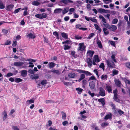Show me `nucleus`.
<instances>
[{
	"label": "nucleus",
	"instance_id": "1",
	"mask_svg": "<svg viewBox=\"0 0 130 130\" xmlns=\"http://www.w3.org/2000/svg\"><path fill=\"white\" fill-rule=\"evenodd\" d=\"M104 26L109 29L110 31L114 32L117 29V27L116 25H110L108 23L103 24Z\"/></svg>",
	"mask_w": 130,
	"mask_h": 130
},
{
	"label": "nucleus",
	"instance_id": "2",
	"mask_svg": "<svg viewBox=\"0 0 130 130\" xmlns=\"http://www.w3.org/2000/svg\"><path fill=\"white\" fill-rule=\"evenodd\" d=\"M78 45L79 47L77 49V50L81 51H83L84 50H85L86 47L84 45V43H79Z\"/></svg>",
	"mask_w": 130,
	"mask_h": 130
},
{
	"label": "nucleus",
	"instance_id": "3",
	"mask_svg": "<svg viewBox=\"0 0 130 130\" xmlns=\"http://www.w3.org/2000/svg\"><path fill=\"white\" fill-rule=\"evenodd\" d=\"M35 16L37 18L39 19H43L46 18L47 15L46 13H43L41 14H36L35 15Z\"/></svg>",
	"mask_w": 130,
	"mask_h": 130
},
{
	"label": "nucleus",
	"instance_id": "4",
	"mask_svg": "<svg viewBox=\"0 0 130 130\" xmlns=\"http://www.w3.org/2000/svg\"><path fill=\"white\" fill-rule=\"evenodd\" d=\"M100 61V59L99 58V56L97 55H95L94 56L93 59L92 61V64L93 65H96V64L95 62H98Z\"/></svg>",
	"mask_w": 130,
	"mask_h": 130
},
{
	"label": "nucleus",
	"instance_id": "5",
	"mask_svg": "<svg viewBox=\"0 0 130 130\" xmlns=\"http://www.w3.org/2000/svg\"><path fill=\"white\" fill-rule=\"evenodd\" d=\"M99 94L101 96H104L105 95V91L103 88L102 87L99 88Z\"/></svg>",
	"mask_w": 130,
	"mask_h": 130
},
{
	"label": "nucleus",
	"instance_id": "6",
	"mask_svg": "<svg viewBox=\"0 0 130 130\" xmlns=\"http://www.w3.org/2000/svg\"><path fill=\"white\" fill-rule=\"evenodd\" d=\"M94 53V52L93 51L88 50L87 53V57H89L92 58L93 56Z\"/></svg>",
	"mask_w": 130,
	"mask_h": 130
},
{
	"label": "nucleus",
	"instance_id": "7",
	"mask_svg": "<svg viewBox=\"0 0 130 130\" xmlns=\"http://www.w3.org/2000/svg\"><path fill=\"white\" fill-rule=\"evenodd\" d=\"M91 58H88L86 59V62L87 63L88 65L91 67L92 66V62Z\"/></svg>",
	"mask_w": 130,
	"mask_h": 130
},
{
	"label": "nucleus",
	"instance_id": "8",
	"mask_svg": "<svg viewBox=\"0 0 130 130\" xmlns=\"http://www.w3.org/2000/svg\"><path fill=\"white\" fill-rule=\"evenodd\" d=\"M115 83L116 85L118 87H120L122 85L119 79H115L114 80Z\"/></svg>",
	"mask_w": 130,
	"mask_h": 130
},
{
	"label": "nucleus",
	"instance_id": "9",
	"mask_svg": "<svg viewBox=\"0 0 130 130\" xmlns=\"http://www.w3.org/2000/svg\"><path fill=\"white\" fill-rule=\"evenodd\" d=\"M60 2L62 3L65 5H67L69 3H73V1L70 0H61Z\"/></svg>",
	"mask_w": 130,
	"mask_h": 130
},
{
	"label": "nucleus",
	"instance_id": "10",
	"mask_svg": "<svg viewBox=\"0 0 130 130\" xmlns=\"http://www.w3.org/2000/svg\"><path fill=\"white\" fill-rule=\"evenodd\" d=\"M77 76L76 74L73 72L70 73L68 74V77L70 78H74L76 77Z\"/></svg>",
	"mask_w": 130,
	"mask_h": 130
},
{
	"label": "nucleus",
	"instance_id": "11",
	"mask_svg": "<svg viewBox=\"0 0 130 130\" xmlns=\"http://www.w3.org/2000/svg\"><path fill=\"white\" fill-rule=\"evenodd\" d=\"M106 90H107L108 93H110L112 92V89L111 87L109 85H106L105 87Z\"/></svg>",
	"mask_w": 130,
	"mask_h": 130
},
{
	"label": "nucleus",
	"instance_id": "12",
	"mask_svg": "<svg viewBox=\"0 0 130 130\" xmlns=\"http://www.w3.org/2000/svg\"><path fill=\"white\" fill-rule=\"evenodd\" d=\"M89 86L91 89H94L95 87V83L93 81L90 82L89 83Z\"/></svg>",
	"mask_w": 130,
	"mask_h": 130
},
{
	"label": "nucleus",
	"instance_id": "13",
	"mask_svg": "<svg viewBox=\"0 0 130 130\" xmlns=\"http://www.w3.org/2000/svg\"><path fill=\"white\" fill-rule=\"evenodd\" d=\"M24 64V62H14V65L17 67H20Z\"/></svg>",
	"mask_w": 130,
	"mask_h": 130
},
{
	"label": "nucleus",
	"instance_id": "14",
	"mask_svg": "<svg viewBox=\"0 0 130 130\" xmlns=\"http://www.w3.org/2000/svg\"><path fill=\"white\" fill-rule=\"evenodd\" d=\"M98 101L102 104L103 106H104L105 104V102L104 98L99 99Z\"/></svg>",
	"mask_w": 130,
	"mask_h": 130
},
{
	"label": "nucleus",
	"instance_id": "15",
	"mask_svg": "<svg viewBox=\"0 0 130 130\" xmlns=\"http://www.w3.org/2000/svg\"><path fill=\"white\" fill-rule=\"evenodd\" d=\"M14 6L12 4L7 6L6 7V10L8 11H10L13 8Z\"/></svg>",
	"mask_w": 130,
	"mask_h": 130
},
{
	"label": "nucleus",
	"instance_id": "16",
	"mask_svg": "<svg viewBox=\"0 0 130 130\" xmlns=\"http://www.w3.org/2000/svg\"><path fill=\"white\" fill-rule=\"evenodd\" d=\"M69 10V8L67 7L64 8L62 11V13L63 15H64L66 13H67Z\"/></svg>",
	"mask_w": 130,
	"mask_h": 130
},
{
	"label": "nucleus",
	"instance_id": "17",
	"mask_svg": "<svg viewBox=\"0 0 130 130\" xmlns=\"http://www.w3.org/2000/svg\"><path fill=\"white\" fill-rule=\"evenodd\" d=\"M51 72L55 73L57 75H59L60 74L59 70H55L54 69H52L51 70Z\"/></svg>",
	"mask_w": 130,
	"mask_h": 130
},
{
	"label": "nucleus",
	"instance_id": "18",
	"mask_svg": "<svg viewBox=\"0 0 130 130\" xmlns=\"http://www.w3.org/2000/svg\"><path fill=\"white\" fill-rule=\"evenodd\" d=\"M27 71L25 70H23L21 71V75L23 77H25L27 75Z\"/></svg>",
	"mask_w": 130,
	"mask_h": 130
},
{
	"label": "nucleus",
	"instance_id": "19",
	"mask_svg": "<svg viewBox=\"0 0 130 130\" xmlns=\"http://www.w3.org/2000/svg\"><path fill=\"white\" fill-rule=\"evenodd\" d=\"M62 10V9L61 8H56L54 11V12L55 13H61Z\"/></svg>",
	"mask_w": 130,
	"mask_h": 130
},
{
	"label": "nucleus",
	"instance_id": "20",
	"mask_svg": "<svg viewBox=\"0 0 130 130\" xmlns=\"http://www.w3.org/2000/svg\"><path fill=\"white\" fill-rule=\"evenodd\" d=\"M85 76L84 74H82L80 75V78L78 80V81L80 82L83 79L85 78Z\"/></svg>",
	"mask_w": 130,
	"mask_h": 130
},
{
	"label": "nucleus",
	"instance_id": "21",
	"mask_svg": "<svg viewBox=\"0 0 130 130\" xmlns=\"http://www.w3.org/2000/svg\"><path fill=\"white\" fill-rule=\"evenodd\" d=\"M62 37L65 39H68V35L65 32H63L61 33Z\"/></svg>",
	"mask_w": 130,
	"mask_h": 130
},
{
	"label": "nucleus",
	"instance_id": "22",
	"mask_svg": "<svg viewBox=\"0 0 130 130\" xmlns=\"http://www.w3.org/2000/svg\"><path fill=\"white\" fill-rule=\"evenodd\" d=\"M97 44L100 48H101L103 47V46L100 40H98L97 41Z\"/></svg>",
	"mask_w": 130,
	"mask_h": 130
},
{
	"label": "nucleus",
	"instance_id": "23",
	"mask_svg": "<svg viewBox=\"0 0 130 130\" xmlns=\"http://www.w3.org/2000/svg\"><path fill=\"white\" fill-rule=\"evenodd\" d=\"M3 114L4 115L3 120V121H5L7 117V113L6 111V110H4L3 112Z\"/></svg>",
	"mask_w": 130,
	"mask_h": 130
},
{
	"label": "nucleus",
	"instance_id": "24",
	"mask_svg": "<svg viewBox=\"0 0 130 130\" xmlns=\"http://www.w3.org/2000/svg\"><path fill=\"white\" fill-rule=\"evenodd\" d=\"M30 77L31 78L33 79H36L39 78V76L38 74H36V75H33L31 76Z\"/></svg>",
	"mask_w": 130,
	"mask_h": 130
},
{
	"label": "nucleus",
	"instance_id": "25",
	"mask_svg": "<svg viewBox=\"0 0 130 130\" xmlns=\"http://www.w3.org/2000/svg\"><path fill=\"white\" fill-rule=\"evenodd\" d=\"M61 113L62 114V118L63 120H66V113L63 111H61Z\"/></svg>",
	"mask_w": 130,
	"mask_h": 130
},
{
	"label": "nucleus",
	"instance_id": "26",
	"mask_svg": "<svg viewBox=\"0 0 130 130\" xmlns=\"http://www.w3.org/2000/svg\"><path fill=\"white\" fill-rule=\"evenodd\" d=\"M107 76L106 74L102 75L101 77V78L103 80H106L107 79Z\"/></svg>",
	"mask_w": 130,
	"mask_h": 130
},
{
	"label": "nucleus",
	"instance_id": "27",
	"mask_svg": "<svg viewBox=\"0 0 130 130\" xmlns=\"http://www.w3.org/2000/svg\"><path fill=\"white\" fill-rule=\"evenodd\" d=\"M118 70L116 69H114L112 71V75L113 76L116 75L118 74Z\"/></svg>",
	"mask_w": 130,
	"mask_h": 130
},
{
	"label": "nucleus",
	"instance_id": "28",
	"mask_svg": "<svg viewBox=\"0 0 130 130\" xmlns=\"http://www.w3.org/2000/svg\"><path fill=\"white\" fill-rule=\"evenodd\" d=\"M5 8V5L3 4L1 0H0V9H3Z\"/></svg>",
	"mask_w": 130,
	"mask_h": 130
},
{
	"label": "nucleus",
	"instance_id": "29",
	"mask_svg": "<svg viewBox=\"0 0 130 130\" xmlns=\"http://www.w3.org/2000/svg\"><path fill=\"white\" fill-rule=\"evenodd\" d=\"M53 35L55 36L57 39H59V34L58 32L57 31H55L53 32Z\"/></svg>",
	"mask_w": 130,
	"mask_h": 130
},
{
	"label": "nucleus",
	"instance_id": "30",
	"mask_svg": "<svg viewBox=\"0 0 130 130\" xmlns=\"http://www.w3.org/2000/svg\"><path fill=\"white\" fill-rule=\"evenodd\" d=\"M55 66L54 63L53 62H50L49 63V68L51 69L53 68Z\"/></svg>",
	"mask_w": 130,
	"mask_h": 130
},
{
	"label": "nucleus",
	"instance_id": "31",
	"mask_svg": "<svg viewBox=\"0 0 130 130\" xmlns=\"http://www.w3.org/2000/svg\"><path fill=\"white\" fill-rule=\"evenodd\" d=\"M107 28L106 27H104L103 29V31L104 32V34L106 35H107L109 33V32L108 31H106L107 30Z\"/></svg>",
	"mask_w": 130,
	"mask_h": 130
},
{
	"label": "nucleus",
	"instance_id": "32",
	"mask_svg": "<svg viewBox=\"0 0 130 130\" xmlns=\"http://www.w3.org/2000/svg\"><path fill=\"white\" fill-rule=\"evenodd\" d=\"M106 63L108 66L111 68H113V67L111 65V63L109 60H106Z\"/></svg>",
	"mask_w": 130,
	"mask_h": 130
},
{
	"label": "nucleus",
	"instance_id": "33",
	"mask_svg": "<svg viewBox=\"0 0 130 130\" xmlns=\"http://www.w3.org/2000/svg\"><path fill=\"white\" fill-rule=\"evenodd\" d=\"M23 80V79L20 78H16L14 79L15 82L17 83H18L21 82Z\"/></svg>",
	"mask_w": 130,
	"mask_h": 130
},
{
	"label": "nucleus",
	"instance_id": "34",
	"mask_svg": "<svg viewBox=\"0 0 130 130\" xmlns=\"http://www.w3.org/2000/svg\"><path fill=\"white\" fill-rule=\"evenodd\" d=\"M27 36L29 38L34 39L35 38V36L32 33H30L28 34Z\"/></svg>",
	"mask_w": 130,
	"mask_h": 130
},
{
	"label": "nucleus",
	"instance_id": "35",
	"mask_svg": "<svg viewBox=\"0 0 130 130\" xmlns=\"http://www.w3.org/2000/svg\"><path fill=\"white\" fill-rule=\"evenodd\" d=\"M76 90L78 91L77 93L78 94H80L83 90L82 89L79 88H76Z\"/></svg>",
	"mask_w": 130,
	"mask_h": 130
},
{
	"label": "nucleus",
	"instance_id": "36",
	"mask_svg": "<svg viewBox=\"0 0 130 130\" xmlns=\"http://www.w3.org/2000/svg\"><path fill=\"white\" fill-rule=\"evenodd\" d=\"M84 74H85L87 76L89 75L90 76L91 75H93L92 74L88 71H86L85 70Z\"/></svg>",
	"mask_w": 130,
	"mask_h": 130
},
{
	"label": "nucleus",
	"instance_id": "37",
	"mask_svg": "<svg viewBox=\"0 0 130 130\" xmlns=\"http://www.w3.org/2000/svg\"><path fill=\"white\" fill-rule=\"evenodd\" d=\"M108 123L107 122H103L101 124V126L102 127H105L108 126Z\"/></svg>",
	"mask_w": 130,
	"mask_h": 130
},
{
	"label": "nucleus",
	"instance_id": "38",
	"mask_svg": "<svg viewBox=\"0 0 130 130\" xmlns=\"http://www.w3.org/2000/svg\"><path fill=\"white\" fill-rule=\"evenodd\" d=\"M32 4L34 5L38 6L40 5V3L37 1H34L32 3Z\"/></svg>",
	"mask_w": 130,
	"mask_h": 130
},
{
	"label": "nucleus",
	"instance_id": "39",
	"mask_svg": "<svg viewBox=\"0 0 130 130\" xmlns=\"http://www.w3.org/2000/svg\"><path fill=\"white\" fill-rule=\"evenodd\" d=\"M95 35L94 33H92L90 34L88 37L87 38L89 39H90L92 37Z\"/></svg>",
	"mask_w": 130,
	"mask_h": 130
},
{
	"label": "nucleus",
	"instance_id": "40",
	"mask_svg": "<svg viewBox=\"0 0 130 130\" xmlns=\"http://www.w3.org/2000/svg\"><path fill=\"white\" fill-rule=\"evenodd\" d=\"M64 50H67L71 48V46H69L68 45H63Z\"/></svg>",
	"mask_w": 130,
	"mask_h": 130
},
{
	"label": "nucleus",
	"instance_id": "41",
	"mask_svg": "<svg viewBox=\"0 0 130 130\" xmlns=\"http://www.w3.org/2000/svg\"><path fill=\"white\" fill-rule=\"evenodd\" d=\"M118 21V19L117 18H115L113 19L112 21V24H116Z\"/></svg>",
	"mask_w": 130,
	"mask_h": 130
},
{
	"label": "nucleus",
	"instance_id": "42",
	"mask_svg": "<svg viewBox=\"0 0 130 130\" xmlns=\"http://www.w3.org/2000/svg\"><path fill=\"white\" fill-rule=\"evenodd\" d=\"M76 71L80 73H84L85 70L81 69H77Z\"/></svg>",
	"mask_w": 130,
	"mask_h": 130
},
{
	"label": "nucleus",
	"instance_id": "43",
	"mask_svg": "<svg viewBox=\"0 0 130 130\" xmlns=\"http://www.w3.org/2000/svg\"><path fill=\"white\" fill-rule=\"evenodd\" d=\"M124 18L127 21L128 26H129L130 24V23L128 21V17L126 15H125L124 16Z\"/></svg>",
	"mask_w": 130,
	"mask_h": 130
},
{
	"label": "nucleus",
	"instance_id": "44",
	"mask_svg": "<svg viewBox=\"0 0 130 130\" xmlns=\"http://www.w3.org/2000/svg\"><path fill=\"white\" fill-rule=\"evenodd\" d=\"M123 23V21L121 20H119V23L117 25V26L118 28L120 27L122 25V24Z\"/></svg>",
	"mask_w": 130,
	"mask_h": 130
},
{
	"label": "nucleus",
	"instance_id": "45",
	"mask_svg": "<svg viewBox=\"0 0 130 130\" xmlns=\"http://www.w3.org/2000/svg\"><path fill=\"white\" fill-rule=\"evenodd\" d=\"M93 18L94 19L92 18V17H90V20L93 22L97 23V20L96 19H94V17Z\"/></svg>",
	"mask_w": 130,
	"mask_h": 130
},
{
	"label": "nucleus",
	"instance_id": "46",
	"mask_svg": "<svg viewBox=\"0 0 130 130\" xmlns=\"http://www.w3.org/2000/svg\"><path fill=\"white\" fill-rule=\"evenodd\" d=\"M98 11L99 12L101 13H104V11H105V9H102V8H100L98 9Z\"/></svg>",
	"mask_w": 130,
	"mask_h": 130
},
{
	"label": "nucleus",
	"instance_id": "47",
	"mask_svg": "<svg viewBox=\"0 0 130 130\" xmlns=\"http://www.w3.org/2000/svg\"><path fill=\"white\" fill-rule=\"evenodd\" d=\"M114 101L119 103H120V100L118 98V97L113 98Z\"/></svg>",
	"mask_w": 130,
	"mask_h": 130
},
{
	"label": "nucleus",
	"instance_id": "48",
	"mask_svg": "<svg viewBox=\"0 0 130 130\" xmlns=\"http://www.w3.org/2000/svg\"><path fill=\"white\" fill-rule=\"evenodd\" d=\"M99 67L102 68L103 70L104 69L105 66L103 63H101Z\"/></svg>",
	"mask_w": 130,
	"mask_h": 130
},
{
	"label": "nucleus",
	"instance_id": "49",
	"mask_svg": "<svg viewBox=\"0 0 130 130\" xmlns=\"http://www.w3.org/2000/svg\"><path fill=\"white\" fill-rule=\"evenodd\" d=\"M111 117V116L109 114H107L104 117V119L105 120H107L108 119L110 118Z\"/></svg>",
	"mask_w": 130,
	"mask_h": 130
},
{
	"label": "nucleus",
	"instance_id": "50",
	"mask_svg": "<svg viewBox=\"0 0 130 130\" xmlns=\"http://www.w3.org/2000/svg\"><path fill=\"white\" fill-rule=\"evenodd\" d=\"M41 84L43 85L46 84H47V80L45 79L41 81Z\"/></svg>",
	"mask_w": 130,
	"mask_h": 130
},
{
	"label": "nucleus",
	"instance_id": "51",
	"mask_svg": "<svg viewBox=\"0 0 130 130\" xmlns=\"http://www.w3.org/2000/svg\"><path fill=\"white\" fill-rule=\"evenodd\" d=\"M118 112L120 116L124 113V112L121 109H119L118 110Z\"/></svg>",
	"mask_w": 130,
	"mask_h": 130
},
{
	"label": "nucleus",
	"instance_id": "52",
	"mask_svg": "<svg viewBox=\"0 0 130 130\" xmlns=\"http://www.w3.org/2000/svg\"><path fill=\"white\" fill-rule=\"evenodd\" d=\"M109 42L111 45L112 46L114 47H115L116 46L115 43V41H109Z\"/></svg>",
	"mask_w": 130,
	"mask_h": 130
},
{
	"label": "nucleus",
	"instance_id": "53",
	"mask_svg": "<svg viewBox=\"0 0 130 130\" xmlns=\"http://www.w3.org/2000/svg\"><path fill=\"white\" fill-rule=\"evenodd\" d=\"M11 42L9 40H7L4 44L5 45H8L10 44Z\"/></svg>",
	"mask_w": 130,
	"mask_h": 130
},
{
	"label": "nucleus",
	"instance_id": "54",
	"mask_svg": "<svg viewBox=\"0 0 130 130\" xmlns=\"http://www.w3.org/2000/svg\"><path fill=\"white\" fill-rule=\"evenodd\" d=\"M13 75V74L11 72H9L7 73V75H5V76L7 77H8L10 76H12Z\"/></svg>",
	"mask_w": 130,
	"mask_h": 130
},
{
	"label": "nucleus",
	"instance_id": "55",
	"mask_svg": "<svg viewBox=\"0 0 130 130\" xmlns=\"http://www.w3.org/2000/svg\"><path fill=\"white\" fill-rule=\"evenodd\" d=\"M112 107V109L116 111V107L115 106V104L113 103H111L110 105Z\"/></svg>",
	"mask_w": 130,
	"mask_h": 130
},
{
	"label": "nucleus",
	"instance_id": "56",
	"mask_svg": "<svg viewBox=\"0 0 130 130\" xmlns=\"http://www.w3.org/2000/svg\"><path fill=\"white\" fill-rule=\"evenodd\" d=\"M111 57L112 59L115 62H117L116 60L115 59V55L114 54H112Z\"/></svg>",
	"mask_w": 130,
	"mask_h": 130
},
{
	"label": "nucleus",
	"instance_id": "57",
	"mask_svg": "<svg viewBox=\"0 0 130 130\" xmlns=\"http://www.w3.org/2000/svg\"><path fill=\"white\" fill-rule=\"evenodd\" d=\"M29 102V104H30L31 103H34V101L33 99H31L29 100H28L27 101V102Z\"/></svg>",
	"mask_w": 130,
	"mask_h": 130
},
{
	"label": "nucleus",
	"instance_id": "58",
	"mask_svg": "<svg viewBox=\"0 0 130 130\" xmlns=\"http://www.w3.org/2000/svg\"><path fill=\"white\" fill-rule=\"evenodd\" d=\"M88 93L92 97H93L95 95L94 93H91V91L90 90L88 91Z\"/></svg>",
	"mask_w": 130,
	"mask_h": 130
},
{
	"label": "nucleus",
	"instance_id": "59",
	"mask_svg": "<svg viewBox=\"0 0 130 130\" xmlns=\"http://www.w3.org/2000/svg\"><path fill=\"white\" fill-rule=\"evenodd\" d=\"M71 54L73 56L74 58H76V57L75 56V51H71Z\"/></svg>",
	"mask_w": 130,
	"mask_h": 130
},
{
	"label": "nucleus",
	"instance_id": "60",
	"mask_svg": "<svg viewBox=\"0 0 130 130\" xmlns=\"http://www.w3.org/2000/svg\"><path fill=\"white\" fill-rule=\"evenodd\" d=\"M21 8H18L16 9L14 11L13 13H16L20 11V10L21 9Z\"/></svg>",
	"mask_w": 130,
	"mask_h": 130
},
{
	"label": "nucleus",
	"instance_id": "61",
	"mask_svg": "<svg viewBox=\"0 0 130 130\" xmlns=\"http://www.w3.org/2000/svg\"><path fill=\"white\" fill-rule=\"evenodd\" d=\"M54 103L55 102L54 101H52L51 100H46L45 101V103Z\"/></svg>",
	"mask_w": 130,
	"mask_h": 130
},
{
	"label": "nucleus",
	"instance_id": "62",
	"mask_svg": "<svg viewBox=\"0 0 130 130\" xmlns=\"http://www.w3.org/2000/svg\"><path fill=\"white\" fill-rule=\"evenodd\" d=\"M93 72L96 74L98 77H99V76L98 73V71L96 69H94L93 70Z\"/></svg>",
	"mask_w": 130,
	"mask_h": 130
},
{
	"label": "nucleus",
	"instance_id": "63",
	"mask_svg": "<svg viewBox=\"0 0 130 130\" xmlns=\"http://www.w3.org/2000/svg\"><path fill=\"white\" fill-rule=\"evenodd\" d=\"M17 44V41L16 40L14 41L12 46L13 47H15Z\"/></svg>",
	"mask_w": 130,
	"mask_h": 130
},
{
	"label": "nucleus",
	"instance_id": "64",
	"mask_svg": "<svg viewBox=\"0 0 130 130\" xmlns=\"http://www.w3.org/2000/svg\"><path fill=\"white\" fill-rule=\"evenodd\" d=\"M12 127L14 130H20L18 127L16 126H13Z\"/></svg>",
	"mask_w": 130,
	"mask_h": 130
}]
</instances>
